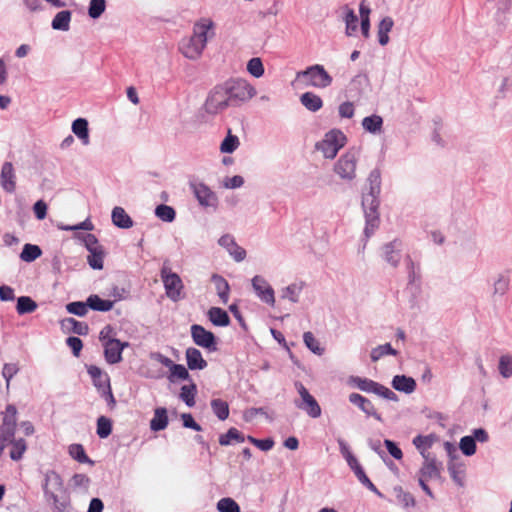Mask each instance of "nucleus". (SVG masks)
<instances>
[{
	"label": "nucleus",
	"mask_w": 512,
	"mask_h": 512,
	"mask_svg": "<svg viewBox=\"0 0 512 512\" xmlns=\"http://www.w3.org/2000/svg\"><path fill=\"white\" fill-rule=\"evenodd\" d=\"M361 207L365 217L364 236L369 239L380 225V196L362 192Z\"/></svg>",
	"instance_id": "nucleus-1"
},
{
	"label": "nucleus",
	"mask_w": 512,
	"mask_h": 512,
	"mask_svg": "<svg viewBox=\"0 0 512 512\" xmlns=\"http://www.w3.org/2000/svg\"><path fill=\"white\" fill-rule=\"evenodd\" d=\"M339 449L341 455L347 461L349 468L354 472L358 481L366 487L369 491L374 493L379 498H384V494L373 484L364 471V468L359 463L355 455L351 452L348 444L343 439H338Z\"/></svg>",
	"instance_id": "nucleus-2"
},
{
	"label": "nucleus",
	"mask_w": 512,
	"mask_h": 512,
	"mask_svg": "<svg viewBox=\"0 0 512 512\" xmlns=\"http://www.w3.org/2000/svg\"><path fill=\"white\" fill-rule=\"evenodd\" d=\"M346 142V135L340 129L334 128L329 130L324 138L315 144V149L321 151L325 158L334 159Z\"/></svg>",
	"instance_id": "nucleus-3"
},
{
	"label": "nucleus",
	"mask_w": 512,
	"mask_h": 512,
	"mask_svg": "<svg viewBox=\"0 0 512 512\" xmlns=\"http://www.w3.org/2000/svg\"><path fill=\"white\" fill-rule=\"evenodd\" d=\"M188 185L202 208H211L214 212L217 211L219 206V198L207 184L200 181L195 176H192L189 179Z\"/></svg>",
	"instance_id": "nucleus-4"
},
{
	"label": "nucleus",
	"mask_w": 512,
	"mask_h": 512,
	"mask_svg": "<svg viewBox=\"0 0 512 512\" xmlns=\"http://www.w3.org/2000/svg\"><path fill=\"white\" fill-rule=\"evenodd\" d=\"M224 86L230 98L229 103L234 107L248 101L256 94L255 88L241 78H231L224 82Z\"/></svg>",
	"instance_id": "nucleus-5"
},
{
	"label": "nucleus",
	"mask_w": 512,
	"mask_h": 512,
	"mask_svg": "<svg viewBox=\"0 0 512 512\" xmlns=\"http://www.w3.org/2000/svg\"><path fill=\"white\" fill-rule=\"evenodd\" d=\"M348 384L354 385L363 392L376 394L389 401L397 402L399 400L398 395L391 389L369 378L350 376Z\"/></svg>",
	"instance_id": "nucleus-6"
},
{
	"label": "nucleus",
	"mask_w": 512,
	"mask_h": 512,
	"mask_svg": "<svg viewBox=\"0 0 512 512\" xmlns=\"http://www.w3.org/2000/svg\"><path fill=\"white\" fill-rule=\"evenodd\" d=\"M160 277L163 281L165 293L167 297L176 302L183 298L181 292L184 289V285L181 277L171 271L169 267V260H165L160 270Z\"/></svg>",
	"instance_id": "nucleus-7"
},
{
	"label": "nucleus",
	"mask_w": 512,
	"mask_h": 512,
	"mask_svg": "<svg viewBox=\"0 0 512 512\" xmlns=\"http://www.w3.org/2000/svg\"><path fill=\"white\" fill-rule=\"evenodd\" d=\"M224 83L217 84L208 93L203 109L210 115H216L231 106Z\"/></svg>",
	"instance_id": "nucleus-8"
},
{
	"label": "nucleus",
	"mask_w": 512,
	"mask_h": 512,
	"mask_svg": "<svg viewBox=\"0 0 512 512\" xmlns=\"http://www.w3.org/2000/svg\"><path fill=\"white\" fill-rule=\"evenodd\" d=\"M297 78H308V85L324 89L329 87L332 82V76L325 70L321 64L308 66L306 69L297 73Z\"/></svg>",
	"instance_id": "nucleus-9"
},
{
	"label": "nucleus",
	"mask_w": 512,
	"mask_h": 512,
	"mask_svg": "<svg viewBox=\"0 0 512 512\" xmlns=\"http://www.w3.org/2000/svg\"><path fill=\"white\" fill-rule=\"evenodd\" d=\"M191 338L195 345L206 349L208 352H216L218 350V337L210 330L202 325L193 324L190 328Z\"/></svg>",
	"instance_id": "nucleus-10"
},
{
	"label": "nucleus",
	"mask_w": 512,
	"mask_h": 512,
	"mask_svg": "<svg viewBox=\"0 0 512 512\" xmlns=\"http://www.w3.org/2000/svg\"><path fill=\"white\" fill-rule=\"evenodd\" d=\"M405 262L408 272V284L406 290L410 291L411 298L409 300L411 307L416 304L417 296L421 293V275L419 265H415L410 255H406Z\"/></svg>",
	"instance_id": "nucleus-11"
},
{
	"label": "nucleus",
	"mask_w": 512,
	"mask_h": 512,
	"mask_svg": "<svg viewBox=\"0 0 512 512\" xmlns=\"http://www.w3.org/2000/svg\"><path fill=\"white\" fill-rule=\"evenodd\" d=\"M129 345L127 341H121L118 338H109L103 343L106 362L110 365L120 363L123 360L122 353Z\"/></svg>",
	"instance_id": "nucleus-12"
},
{
	"label": "nucleus",
	"mask_w": 512,
	"mask_h": 512,
	"mask_svg": "<svg viewBox=\"0 0 512 512\" xmlns=\"http://www.w3.org/2000/svg\"><path fill=\"white\" fill-rule=\"evenodd\" d=\"M356 155L353 151H348L340 156L334 164V171L342 179L353 180L355 178Z\"/></svg>",
	"instance_id": "nucleus-13"
},
{
	"label": "nucleus",
	"mask_w": 512,
	"mask_h": 512,
	"mask_svg": "<svg viewBox=\"0 0 512 512\" xmlns=\"http://www.w3.org/2000/svg\"><path fill=\"white\" fill-rule=\"evenodd\" d=\"M251 282L256 296L267 305L274 306L275 292L267 280L261 275H255Z\"/></svg>",
	"instance_id": "nucleus-14"
},
{
	"label": "nucleus",
	"mask_w": 512,
	"mask_h": 512,
	"mask_svg": "<svg viewBox=\"0 0 512 512\" xmlns=\"http://www.w3.org/2000/svg\"><path fill=\"white\" fill-rule=\"evenodd\" d=\"M42 487L45 496L53 499L54 502H57L58 496L55 494V491H60L63 487L61 476L54 470L47 471Z\"/></svg>",
	"instance_id": "nucleus-15"
},
{
	"label": "nucleus",
	"mask_w": 512,
	"mask_h": 512,
	"mask_svg": "<svg viewBox=\"0 0 512 512\" xmlns=\"http://www.w3.org/2000/svg\"><path fill=\"white\" fill-rule=\"evenodd\" d=\"M349 402L357 406L367 417H373L379 422H383V418L380 413L377 412L373 403L363 395L359 393H351L348 397Z\"/></svg>",
	"instance_id": "nucleus-16"
},
{
	"label": "nucleus",
	"mask_w": 512,
	"mask_h": 512,
	"mask_svg": "<svg viewBox=\"0 0 512 512\" xmlns=\"http://www.w3.org/2000/svg\"><path fill=\"white\" fill-rule=\"evenodd\" d=\"M0 184L7 193H14L16 190V174L11 162H4L0 172Z\"/></svg>",
	"instance_id": "nucleus-17"
},
{
	"label": "nucleus",
	"mask_w": 512,
	"mask_h": 512,
	"mask_svg": "<svg viewBox=\"0 0 512 512\" xmlns=\"http://www.w3.org/2000/svg\"><path fill=\"white\" fill-rule=\"evenodd\" d=\"M401 241L394 239L382 246L383 258L392 267H398L401 259Z\"/></svg>",
	"instance_id": "nucleus-18"
},
{
	"label": "nucleus",
	"mask_w": 512,
	"mask_h": 512,
	"mask_svg": "<svg viewBox=\"0 0 512 512\" xmlns=\"http://www.w3.org/2000/svg\"><path fill=\"white\" fill-rule=\"evenodd\" d=\"M495 21L502 29L512 22V0H498Z\"/></svg>",
	"instance_id": "nucleus-19"
},
{
	"label": "nucleus",
	"mask_w": 512,
	"mask_h": 512,
	"mask_svg": "<svg viewBox=\"0 0 512 512\" xmlns=\"http://www.w3.org/2000/svg\"><path fill=\"white\" fill-rule=\"evenodd\" d=\"M17 409L15 405L8 404L5 412L3 413V421L0 426L1 433L4 432L7 435L15 436L17 426Z\"/></svg>",
	"instance_id": "nucleus-20"
},
{
	"label": "nucleus",
	"mask_w": 512,
	"mask_h": 512,
	"mask_svg": "<svg viewBox=\"0 0 512 512\" xmlns=\"http://www.w3.org/2000/svg\"><path fill=\"white\" fill-rule=\"evenodd\" d=\"M185 358L188 369L191 371L203 370L208 363L203 358L201 351L195 347H188L185 351Z\"/></svg>",
	"instance_id": "nucleus-21"
},
{
	"label": "nucleus",
	"mask_w": 512,
	"mask_h": 512,
	"mask_svg": "<svg viewBox=\"0 0 512 512\" xmlns=\"http://www.w3.org/2000/svg\"><path fill=\"white\" fill-rule=\"evenodd\" d=\"M392 387L402 393L411 394L416 390L417 383L413 377L407 375H395L391 381Z\"/></svg>",
	"instance_id": "nucleus-22"
},
{
	"label": "nucleus",
	"mask_w": 512,
	"mask_h": 512,
	"mask_svg": "<svg viewBox=\"0 0 512 512\" xmlns=\"http://www.w3.org/2000/svg\"><path fill=\"white\" fill-rule=\"evenodd\" d=\"M87 373L90 375L93 386L97 391H101L110 382L109 375L96 365H86Z\"/></svg>",
	"instance_id": "nucleus-23"
},
{
	"label": "nucleus",
	"mask_w": 512,
	"mask_h": 512,
	"mask_svg": "<svg viewBox=\"0 0 512 512\" xmlns=\"http://www.w3.org/2000/svg\"><path fill=\"white\" fill-rule=\"evenodd\" d=\"M61 328L79 336H86L89 333V326L86 322L78 321L73 317L65 318L61 321Z\"/></svg>",
	"instance_id": "nucleus-24"
},
{
	"label": "nucleus",
	"mask_w": 512,
	"mask_h": 512,
	"mask_svg": "<svg viewBox=\"0 0 512 512\" xmlns=\"http://www.w3.org/2000/svg\"><path fill=\"white\" fill-rule=\"evenodd\" d=\"M441 469H442V463L437 462L436 458H430L429 460H425L423 463V466L419 470V475L423 479L427 478H434V479H440L441 478Z\"/></svg>",
	"instance_id": "nucleus-25"
},
{
	"label": "nucleus",
	"mask_w": 512,
	"mask_h": 512,
	"mask_svg": "<svg viewBox=\"0 0 512 512\" xmlns=\"http://www.w3.org/2000/svg\"><path fill=\"white\" fill-rule=\"evenodd\" d=\"M111 220L114 226L120 229H129L133 227L134 221L124 208L116 206L111 213Z\"/></svg>",
	"instance_id": "nucleus-26"
},
{
	"label": "nucleus",
	"mask_w": 512,
	"mask_h": 512,
	"mask_svg": "<svg viewBox=\"0 0 512 512\" xmlns=\"http://www.w3.org/2000/svg\"><path fill=\"white\" fill-rule=\"evenodd\" d=\"M207 317L217 327H227L231 323L228 312L220 307H211L207 312Z\"/></svg>",
	"instance_id": "nucleus-27"
},
{
	"label": "nucleus",
	"mask_w": 512,
	"mask_h": 512,
	"mask_svg": "<svg viewBox=\"0 0 512 512\" xmlns=\"http://www.w3.org/2000/svg\"><path fill=\"white\" fill-rule=\"evenodd\" d=\"M169 424L168 411L165 407H158L154 410V416L150 420V430L160 432Z\"/></svg>",
	"instance_id": "nucleus-28"
},
{
	"label": "nucleus",
	"mask_w": 512,
	"mask_h": 512,
	"mask_svg": "<svg viewBox=\"0 0 512 512\" xmlns=\"http://www.w3.org/2000/svg\"><path fill=\"white\" fill-rule=\"evenodd\" d=\"M295 406L305 411L311 418H318L322 413L319 403L312 395L305 400H295Z\"/></svg>",
	"instance_id": "nucleus-29"
},
{
	"label": "nucleus",
	"mask_w": 512,
	"mask_h": 512,
	"mask_svg": "<svg viewBox=\"0 0 512 512\" xmlns=\"http://www.w3.org/2000/svg\"><path fill=\"white\" fill-rule=\"evenodd\" d=\"M211 282L215 285V289L217 291V295L219 296L221 302L226 304L229 300L230 294V285L228 281L219 274H212Z\"/></svg>",
	"instance_id": "nucleus-30"
},
{
	"label": "nucleus",
	"mask_w": 512,
	"mask_h": 512,
	"mask_svg": "<svg viewBox=\"0 0 512 512\" xmlns=\"http://www.w3.org/2000/svg\"><path fill=\"white\" fill-rule=\"evenodd\" d=\"M87 305L89 309L97 312H108L112 310L114 301L109 299H102L97 294H91L87 297Z\"/></svg>",
	"instance_id": "nucleus-31"
},
{
	"label": "nucleus",
	"mask_w": 512,
	"mask_h": 512,
	"mask_svg": "<svg viewBox=\"0 0 512 512\" xmlns=\"http://www.w3.org/2000/svg\"><path fill=\"white\" fill-rule=\"evenodd\" d=\"M436 440V435L431 433L429 435H417L414 437L412 443L419 450L420 454L425 460H429L430 454H426V450L429 449L434 441Z\"/></svg>",
	"instance_id": "nucleus-32"
},
{
	"label": "nucleus",
	"mask_w": 512,
	"mask_h": 512,
	"mask_svg": "<svg viewBox=\"0 0 512 512\" xmlns=\"http://www.w3.org/2000/svg\"><path fill=\"white\" fill-rule=\"evenodd\" d=\"M89 255L87 256V263L93 270H102L104 267V258L106 251L103 246L90 249Z\"/></svg>",
	"instance_id": "nucleus-33"
},
{
	"label": "nucleus",
	"mask_w": 512,
	"mask_h": 512,
	"mask_svg": "<svg viewBox=\"0 0 512 512\" xmlns=\"http://www.w3.org/2000/svg\"><path fill=\"white\" fill-rule=\"evenodd\" d=\"M189 370L190 369L185 367L183 364H177L174 362L169 368V375L167 378L171 383H175L176 381H192Z\"/></svg>",
	"instance_id": "nucleus-34"
},
{
	"label": "nucleus",
	"mask_w": 512,
	"mask_h": 512,
	"mask_svg": "<svg viewBox=\"0 0 512 512\" xmlns=\"http://www.w3.org/2000/svg\"><path fill=\"white\" fill-rule=\"evenodd\" d=\"M218 441L221 446H229L232 445L233 442L243 443L244 441H247V436L237 428L230 427L226 433L219 436Z\"/></svg>",
	"instance_id": "nucleus-35"
},
{
	"label": "nucleus",
	"mask_w": 512,
	"mask_h": 512,
	"mask_svg": "<svg viewBox=\"0 0 512 512\" xmlns=\"http://www.w3.org/2000/svg\"><path fill=\"white\" fill-rule=\"evenodd\" d=\"M72 132L84 145L89 144V123L86 118L79 117L72 122Z\"/></svg>",
	"instance_id": "nucleus-36"
},
{
	"label": "nucleus",
	"mask_w": 512,
	"mask_h": 512,
	"mask_svg": "<svg viewBox=\"0 0 512 512\" xmlns=\"http://www.w3.org/2000/svg\"><path fill=\"white\" fill-rule=\"evenodd\" d=\"M300 103L311 112H317L323 107L322 98L310 91L301 94Z\"/></svg>",
	"instance_id": "nucleus-37"
},
{
	"label": "nucleus",
	"mask_w": 512,
	"mask_h": 512,
	"mask_svg": "<svg viewBox=\"0 0 512 512\" xmlns=\"http://www.w3.org/2000/svg\"><path fill=\"white\" fill-rule=\"evenodd\" d=\"M394 26V21L390 16H386L381 19L378 24V43L381 46H386L389 41V32L392 30Z\"/></svg>",
	"instance_id": "nucleus-38"
},
{
	"label": "nucleus",
	"mask_w": 512,
	"mask_h": 512,
	"mask_svg": "<svg viewBox=\"0 0 512 512\" xmlns=\"http://www.w3.org/2000/svg\"><path fill=\"white\" fill-rule=\"evenodd\" d=\"M72 13L70 10H62L58 12L52 22L51 27L58 31H68L70 28Z\"/></svg>",
	"instance_id": "nucleus-39"
},
{
	"label": "nucleus",
	"mask_w": 512,
	"mask_h": 512,
	"mask_svg": "<svg viewBox=\"0 0 512 512\" xmlns=\"http://www.w3.org/2000/svg\"><path fill=\"white\" fill-rule=\"evenodd\" d=\"M16 312L18 315H26L35 312L38 304L30 296H20L16 299Z\"/></svg>",
	"instance_id": "nucleus-40"
},
{
	"label": "nucleus",
	"mask_w": 512,
	"mask_h": 512,
	"mask_svg": "<svg viewBox=\"0 0 512 512\" xmlns=\"http://www.w3.org/2000/svg\"><path fill=\"white\" fill-rule=\"evenodd\" d=\"M69 455L77 462L82 464L94 465L95 461L92 460L86 453L84 446L79 443L71 444L68 448Z\"/></svg>",
	"instance_id": "nucleus-41"
},
{
	"label": "nucleus",
	"mask_w": 512,
	"mask_h": 512,
	"mask_svg": "<svg viewBox=\"0 0 512 512\" xmlns=\"http://www.w3.org/2000/svg\"><path fill=\"white\" fill-rule=\"evenodd\" d=\"M368 191L365 194L379 195L381 193V171L378 167L372 169L367 178Z\"/></svg>",
	"instance_id": "nucleus-42"
},
{
	"label": "nucleus",
	"mask_w": 512,
	"mask_h": 512,
	"mask_svg": "<svg viewBox=\"0 0 512 512\" xmlns=\"http://www.w3.org/2000/svg\"><path fill=\"white\" fill-rule=\"evenodd\" d=\"M362 127L366 132L379 134L383 128V118L377 114H372L362 120Z\"/></svg>",
	"instance_id": "nucleus-43"
},
{
	"label": "nucleus",
	"mask_w": 512,
	"mask_h": 512,
	"mask_svg": "<svg viewBox=\"0 0 512 512\" xmlns=\"http://www.w3.org/2000/svg\"><path fill=\"white\" fill-rule=\"evenodd\" d=\"M113 431V421L111 418L101 415L96 421V434L100 439L108 438Z\"/></svg>",
	"instance_id": "nucleus-44"
},
{
	"label": "nucleus",
	"mask_w": 512,
	"mask_h": 512,
	"mask_svg": "<svg viewBox=\"0 0 512 512\" xmlns=\"http://www.w3.org/2000/svg\"><path fill=\"white\" fill-rule=\"evenodd\" d=\"M189 385H183L180 389L179 398L188 406L193 407L195 405V398L197 395V385L192 381H189Z\"/></svg>",
	"instance_id": "nucleus-45"
},
{
	"label": "nucleus",
	"mask_w": 512,
	"mask_h": 512,
	"mask_svg": "<svg viewBox=\"0 0 512 512\" xmlns=\"http://www.w3.org/2000/svg\"><path fill=\"white\" fill-rule=\"evenodd\" d=\"M42 255V249L36 244L26 243L24 244L22 251L19 255L20 259L24 262H34Z\"/></svg>",
	"instance_id": "nucleus-46"
},
{
	"label": "nucleus",
	"mask_w": 512,
	"mask_h": 512,
	"mask_svg": "<svg viewBox=\"0 0 512 512\" xmlns=\"http://www.w3.org/2000/svg\"><path fill=\"white\" fill-rule=\"evenodd\" d=\"M464 464L462 462H448V472L450 474V477L455 482L456 485L459 487L464 486Z\"/></svg>",
	"instance_id": "nucleus-47"
},
{
	"label": "nucleus",
	"mask_w": 512,
	"mask_h": 512,
	"mask_svg": "<svg viewBox=\"0 0 512 512\" xmlns=\"http://www.w3.org/2000/svg\"><path fill=\"white\" fill-rule=\"evenodd\" d=\"M8 444L11 445L9 456L11 460L13 461H19L22 459L25 451L27 450V443L25 439L19 438L15 439L12 438V441H8Z\"/></svg>",
	"instance_id": "nucleus-48"
},
{
	"label": "nucleus",
	"mask_w": 512,
	"mask_h": 512,
	"mask_svg": "<svg viewBox=\"0 0 512 512\" xmlns=\"http://www.w3.org/2000/svg\"><path fill=\"white\" fill-rule=\"evenodd\" d=\"M210 405L213 413L220 421H224L229 417L230 411L227 401L215 398L211 400Z\"/></svg>",
	"instance_id": "nucleus-49"
},
{
	"label": "nucleus",
	"mask_w": 512,
	"mask_h": 512,
	"mask_svg": "<svg viewBox=\"0 0 512 512\" xmlns=\"http://www.w3.org/2000/svg\"><path fill=\"white\" fill-rule=\"evenodd\" d=\"M213 23L210 21L208 24L197 23L194 27V41L198 42V48L204 49L207 44V33L212 27Z\"/></svg>",
	"instance_id": "nucleus-50"
},
{
	"label": "nucleus",
	"mask_w": 512,
	"mask_h": 512,
	"mask_svg": "<svg viewBox=\"0 0 512 512\" xmlns=\"http://www.w3.org/2000/svg\"><path fill=\"white\" fill-rule=\"evenodd\" d=\"M154 213L157 218L166 223H171L176 219V210L166 204L157 205Z\"/></svg>",
	"instance_id": "nucleus-51"
},
{
	"label": "nucleus",
	"mask_w": 512,
	"mask_h": 512,
	"mask_svg": "<svg viewBox=\"0 0 512 512\" xmlns=\"http://www.w3.org/2000/svg\"><path fill=\"white\" fill-rule=\"evenodd\" d=\"M398 354L399 352L396 349H394L390 343H385L383 345H378L377 347L373 348L371 350L370 357L372 362H377L385 355L397 356Z\"/></svg>",
	"instance_id": "nucleus-52"
},
{
	"label": "nucleus",
	"mask_w": 512,
	"mask_h": 512,
	"mask_svg": "<svg viewBox=\"0 0 512 512\" xmlns=\"http://www.w3.org/2000/svg\"><path fill=\"white\" fill-rule=\"evenodd\" d=\"M239 145V138L236 135H233L231 130H229L228 134L220 144V151L221 153L231 154L239 147Z\"/></svg>",
	"instance_id": "nucleus-53"
},
{
	"label": "nucleus",
	"mask_w": 512,
	"mask_h": 512,
	"mask_svg": "<svg viewBox=\"0 0 512 512\" xmlns=\"http://www.w3.org/2000/svg\"><path fill=\"white\" fill-rule=\"evenodd\" d=\"M303 341L305 346L315 355L321 356L324 353L325 349L320 345L312 332H304Z\"/></svg>",
	"instance_id": "nucleus-54"
},
{
	"label": "nucleus",
	"mask_w": 512,
	"mask_h": 512,
	"mask_svg": "<svg viewBox=\"0 0 512 512\" xmlns=\"http://www.w3.org/2000/svg\"><path fill=\"white\" fill-rule=\"evenodd\" d=\"M106 0H90L88 5V16L91 19H99L106 10Z\"/></svg>",
	"instance_id": "nucleus-55"
},
{
	"label": "nucleus",
	"mask_w": 512,
	"mask_h": 512,
	"mask_svg": "<svg viewBox=\"0 0 512 512\" xmlns=\"http://www.w3.org/2000/svg\"><path fill=\"white\" fill-rule=\"evenodd\" d=\"M65 308L69 314L76 315L78 317L86 316L89 310L87 300L69 302L68 304H66Z\"/></svg>",
	"instance_id": "nucleus-56"
},
{
	"label": "nucleus",
	"mask_w": 512,
	"mask_h": 512,
	"mask_svg": "<svg viewBox=\"0 0 512 512\" xmlns=\"http://www.w3.org/2000/svg\"><path fill=\"white\" fill-rule=\"evenodd\" d=\"M216 508L218 512H241L240 505L231 497L221 498Z\"/></svg>",
	"instance_id": "nucleus-57"
},
{
	"label": "nucleus",
	"mask_w": 512,
	"mask_h": 512,
	"mask_svg": "<svg viewBox=\"0 0 512 512\" xmlns=\"http://www.w3.org/2000/svg\"><path fill=\"white\" fill-rule=\"evenodd\" d=\"M394 491L396 493L397 500L403 508L414 507L416 505L414 496L409 492H405L401 486L394 487Z\"/></svg>",
	"instance_id": "nucleus-58"
},
{
	"label": "nucleus",
	"mask_w": 512,
	"mask_h": 512,
	"mask_svg": "<svg viewBox=\"0 0 512 512\" xmlns=\"http://www.w3.org/2000/svg\"><path fill=\"white\" fill-rule=\"evenodd\" d=\"M459 448L465 456L470 457L474 455L477 450L475 439L470 435L463 436L460 439Z\"/></svg>",
	"instance_id": "nucleus-59"
},
{
	"label": "nucleus",
	"mask_w": 512,
	"mask_h": 512,
	"mask_svg": "<svg viewBox=\"0 0 512 512\" xmlns=\"http://www.w3.org/2000/svg\"><path fill=\"white\" fill-rule=\"evenodd\" d=\"M247 441L264 452L271 450L275 445V441L272 437L258 439L252 435H247Z\"/></svg>",
	"instance_id": "nucleus-60"
},
{
	"label": "nucleus",
	"mask_w": 512,
	"mask_h": 512,
	"mask_svg": "<svg viewBox=\"0 0 512 512\" xmlns=\"http://www.w3.org/2000/svg\"><path fill=\"white\" fill-rule=\"evenodd\" d=\"M247 71L255 78L263 76L265 69L262 60L258 57L251 58L247 63Z\"/></svg>",
	"instance_id": "nucleus-61"
},
{
	"label": "nucleus",
	"mask_w": 512,
	"mask_h": 512,
	"mask_svg": "<svg viewBox=\"0 0 512 512\" xmlns=\"http://www.w3.org/2000/svg\"><path fill=\"white\" fill-rule=\"evenodd\" d=\"M358 21V16L355 14L354 10L348 9L345 16V33L347 36H352L357 31Z\"/></svg>",
	"instance_id": "nucleus-62"
},
{
	"label": "nucleus",
	"mask_w": 512,
	"mask_h": 512,
	"mask_svg": "<svg viewBox=\"0 0 512 512\" xmlns=\"http://www.w3.org/2000/svg\"><path fill=\"white\" fill-rule=\"evenodd\" d=\"M302 290V285L298 286L296 283H292L282 290V298H287L293 303L299 301V294Z\"/></svg>",
	"instance_id": "nucleus-63"
},
{
	"label": "nucleus",
	"mask_w": 512,
	"mask_h": 512,
	"mask_svg": "<svg viewBox=\"0 0 512 512\" xmlns=\"http://www.w3.org/2000/svg\"><path fill=\"white\" fill-rule=\"evenodd\" d=\"M499 373L504 378L512 376V356L503 355L499 359L498 364Z\"/></svg>",
	"instance_id": "nucleus-64"
}]
</instances>
